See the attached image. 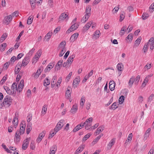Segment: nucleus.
Returning <instances> with one entry per match:
<instances>
[{
    "label": "nucleus",
    "instance_id": "1",
    "mask_svg": "<svg viewBox=\"0 0 154 154\" xmlns=\"http://www.w3.org/2000/svg\"><path fill=\"white\" fill-rule=\"evenodd\" d=\"M13 99L9 95H7L4 98L3 103L6 107H8L12 102Z\"/></svg>",
    "mask_w": 154,
    "mask_h": 154
},
{
    "label": "nucleus",
    "instance_id": "2",
    "mask_svg": "<svg viewBox=\"0 0 154 154\" xmlns=\"http://www.w3.org/2000/svg\"><path fill=\"white\" fill-rule=\"evenodd\" d=\"M22 134L19 130H17L16 131L14 138V141L15 143H17L20 142L21 139L20 135Z\"/></svg>",
    "mask_w": 154,
    "mask_h": 154
},
{
    "label": "nucleus",
    "instance_id": "3",
    "mask_svg": "<svg viewBox=\"0 0 154 154\" xmlns=\"http://www.w3.org/2000/svg\"><path fill=\"white\" fill-rule=\"evenodd\" d=\"M42 54V51L41 49L39 50L35 54L32 60V63L35 64L40 57Z\"/></svg>",
    "mask_w": 154,
    "mask_h": 154
},
{
    "label": "nucleus",
    "instance_id": "4",
    "mask_svg": "<svg viewBox=\"0 0 154 154\" xmlns=\"http://www.w3.org/2000/svg\"><path fill=\"white\" fill-rule=\"evenodd\" d=\"M75 56L74 55H72L71 56L69 57L68 59L66 62L64 63L63 64V67H65L66 66H69V64L70 65L71 64L72 61L73 59L75 57Z\"/></svg>",
    "mask_w": 154,
    "mask_h": 154
},
{
    "label": "nucleus",
    "instance_id": "5",
    "mask_svg": "<svg viewBox=\"0 0 154 154\" xmlns=\"http://www.w3.org/2000/svg\"><path fill=\"white\" fill-rule=\"evenodd\" d=\"M69 18L68 14L65 13V12L61 14L59 18L58 22L61 21H63L65 19L67 20Z\"/></svg>",
    "mask_w": 154,
    "mask_h": 154
},
{
    "label": "nucleus",
    "instance_id": "6",
    "mask_svg": "<svg viewBox=\"0 0 154 154\" xmlns=\"http://www.w3.org/2000/svg\"><path fill=\"white\" fill-rule=\"evenodd\" d=\"M72 24V25L66 31V33H69L71 32L76 30L78 28L79 25L78 24L75 23Z\"/></svg>",
    "mask_w": 154,
    "mask_h": 154
},
{
    "label": "nucleus",
    "instance_id": "7",
    "mask_svg": "<svg viewBox=\"0 0 154 154\" xmlns=\"http://www.w3.org/2000/svg\"><path fill=\"white\" fill-rule=\"evenodd\" d=\"M18 113L16 112L15 115V116L13 119L12 122L13 125L16 128L17 125L18 124Z\"/></svg>",
    "mask_w": 154,
    "mask_h": 154
},
{
    "label": "nucleus",
    "instance_id": "8",
    "mask_svg": "<svg viewBox=\"0 0 154 154\" xmlns=\"http://www.w3.org/2000/svg\"><path fill=\"white\" fill-rule=\"evenodd\" d=\"M26 123L24 121H22L21 122L20 126V130L19 131L21 132L22 134H23L25 130Z\"/></svg>",
    "mask_w": 154,
    "mask_h": 154
},
{
    "label": "nucleus",
    "instance_id": "9",
    "mask_svg": "<svg viewBox=\"0 0 154 154\" xmlns=\"http://www.w3.org/2000/svg\"><path fill=\"white\" fill-rule=\"evenodd\" d=\"M148 44V46L149 45L150 48L151 50H153L154 49V38L153 37L150 38L148 43H146Z\"/></svg>",
    "mask_w": 154,
    "mask_h": 154
},
{
    "label": "nucleus",
    "instance_id": "10",
    "mask_svg": "<svg viewBox=\"0 0 154 154\" xmlns=\"http://www.w3.org/2000/svg\"><path fill=\"white\" fill-rule=\"evenodd\" d=\"M29 144V139L27 138L24 140L23 142L22 147V149L24 150L26 149L27 148Z\"/></svg>",
    "mask_w": 154,
    "mask_h": 154
},
{
    "label": "nucleus",
    "instance_id": "11",
    "mask_svg": "<svg viewBox=\"0 0 154 154\" xmlns=\"http://www.w3.org/2000/svg\"><path fill=\"white\" fill-rule=\"evenodd\" d=\"M24 85V82L23 80H21L19 84L18 87V91L20 92L22 91Z\"/></svg>",
    "mask_w": 154,
    "mask_h": 154
},
{
    "label": "nucleus",
    "instance_id": "12",
    "mask_svg": "<svg viewBox=\"0 0 154 154\" xmlns=\"http://www.w3.org/2000/svg\"><path fill=\"white\" fill-rule=\"evenodd\" d=\"M21 63H18L16 66L15 69V74H17L19 72L21 67Z\"/></svg>",
    "mask_w": 154,
    "mask_h": 154
},
{
    "label": "nucleus",
    "instance_id": "13",
    "mask_svg": "<svg viewBox=\"0 0 154 154\" xmlns=\"http://www.w3.org/2000/svg\"><path fill=\"white\" fill-rule=\"evenodd\" d=\"M109 88L111 91L114 90L115 86V83L114 81L111 80L109 82Z\"/></svg>",
    "mask_w": 154,
    "mask_h": 154
},
{
    "label": "nucleus",
    "instance_id": "14",
    "mask_svg": "<svg viewBox=\"0 0 154 154\" xmlns=\"http://www.w3.org/2000/svg\"><path fill=\"white\" fill-rule=\"evenodd\" d=\"M4 19L5 21H6L5 23L7 25L12 20V15H10L6 16L5 17Z\"/></svg>",
    "mask_w": 154,
    "mask_h": 154
},
{
    "label": "nucleus",
    "instance_id": "15",
    "mask_svg": "<svg viewBox=\"0 0 154 154\" xmlns=\"http://www.w3.org/2000/svg\"><path fill=\"white\" fill-rule=\"evenodd\" d=\"M29 58L26 57L23 60L22 63H21V66H22L24 67L26 66L29 62Z\"/></svg>",
    "mask_w": 154,
    "mask_h": 154
},
{
    "label": "nucleus",
    "instance_id": "16",
    "mask_svg": "<svg viewBox=\"0 0 154 154\" xmlns=\"http://www.w3.org/2000/svg\"><path fill=\"white\" fill-rule=\"evenodd\" d=\"M41 69H43V67L42 66H41L40 68L38 69L36 73L34 75V78H37L39 77L42 72Z\"/></svg>",
    "mask_w": 154,
    "mask_h": 154
},
{
    "label": "nucleus",
    "instance_id": "17",
    "mask_svg": "<svg viewBox=\"0 0 154 154\" xmlns=\"http://www.w3.org/2000/svg\"><path fill=\"white\" fill-rule=\"evenodd\" d=\"M45 134V133L44 131H42V133H40L37 139V142L38 143H39L44 137Z\"/></svg>",
    "mask_w": 154,
    "mask_h": 154
},
{
    "label": "nucleus",
    "instance_id": "18",
    "mask_svg": "<svg viewBox=\"0 0 154 154\" xmlns=\"http://www.w3.org/2000/svg\"><path fill=\"white\" fill-rule=\"evenodd\" d=\"M51 63H50L45 69L44 71L45 72H47L49 71L54 66V64Z\"/></svg>",
    "mask_w": 154,
    "mask_h": 154
},
{
    "label": "nucleus",
    "instance_id": "19",
    "mask_svg": "<svg viewBox=\"0 0 154 154\" xmlns=\"http://www.w3.org/2000/svg\"><path fill=\"white\" fill-rule=\"evenodd\" d=\"M100 32L99 31H96L93 35L92 37L93 39L95 40L97 39L100 36Z\"/></svg>",
    "mask_w": 154,
    "mask_h": 154
},
{
    "label": "nucleus",
    "instance_id": "20",
    "mask_svg": "<svg viewBox=\"0 0 154 154\" xmlns=\"http://www.w3.org/2000/svg\"><path fill=\"white\" fill-rule=\"evenodd\" d=\"M78 109V105L77 104H75L72 106L71 110V112L73 114H75Z\"/></svg>",
    "mask_w": 154,
    "mask_h": 154
},
{
    "label": "nucleus",
    "instance_id": "21",
    "mask_svg": "<svg viewBox=\"0 0 154 154\" xmlns=\"http://www.w3.org/2000/svg\"><path fill=\"white\" fill-rule=\"evenodd\" d=\"M78 35L79 34L78 33H75L72 35L70 39L71 42H74L77 38Z\"/></svg>",
    "mask_w": 154,
    "mask_h": 154
},
{
    "label": "nucleus",
    "instance_id": "22",
    "mask_svg": "<svg viewBox=\"0 0 154 154\" xmlns=\"http://www.w3.org/2000/svg\"><path fill=\"white\" fill-rule=\"evenodd\" d=\"M84 147L85 146L84 145L80 146L75 151V154H78L82 152L84 149Z\"/></svg>",
    "mask_w": 154,
    "mask_h": 154
},
{
    "label": "nucleus",
    "instance_id": "23",
    "mask_svg": "<svg viewBox=\"0 0 154 154\" xmlns=\"http://www.w3.org/2000/svg\"><path fill=\"white\" fill-rule=\"evenodd\" d=\"M80 81V79L77 78H75V79L74 80L72 85L74 87V88L77 87Z\"/></svg>",
    "mask_w": 154,
    "mask_h": 154
},
{
    "label": "nucleus",
    "instance_id": "24",
    "mask_svg": "<svg viewBox=\"0 0 154 154\" xmlns=\"http://www.w3.org/2000/svg\"><path fill=\"white\" fill-rule=\"evenodd\" d=\"M116 141L115 138H113L108 144V148L110 149L112 146L114 144Z\"/></svg>",
    "mask_w": 154,
    "mask_h": 154
},
{
    "label": "nucleus",
    "instance_id": "25",
    "mask_svg": "<svg viewBox=\"0 0 154 154\" xmlns=\"http://www.w3.org/2000/svg\"><path fill=\"white\" fill-rule=\"evenodd\" d=\"M7 46V44L5 43H3L0 45V51L2 52L5 51Z\"/></svg>",
    "mask_w": 154,
    "mask_h": 154
},
{
    "label": "nucleus",
    "instance_id": "26",
    "mask_svg": "<svg viewBox=\"0 0 154 154\" xmlns=\"http://www.w3.org/2000/svg\"><path fill=\"white\" fill-rule=\"evenodd\" d=\"M132 136L133 135L132 133H131L130 134H129L127 140H126L125 141V144H128V143H130V141L132 140Z\"/></svg>",
    "mask_w": 154,
    "mask_h": 154
},
{
    "label": "nucleus",
    "instance_id": "27",
    "mask_svg": "<svg viewBox=\"0 0 154 154\" xmlns=\"http://www.w3.org/2000/svg\"><path fill=\"white\" fill-rule=\"evenodd\" d=\"M52 32H49L47 33L45 37V39H46V41H48L51 38V36L52 35Z\"/></svg>",
    "mask_w": 154,
    "mask_h": 154
},
{
    "label": "nucleus",
    "instance_id": "28",
    "mask_svg": "<svg viewBox=\"0 0 154 154\" xmlns=\"http://www.w3.org/2000/svg\"><path fill=\"white\" fill-rule=\"evenodd\" d=\"M91 7L89 6H87L85 10V12L86 13L85 14L90 16L91 15Z\"/></svg>",
    "mask_w": 154,
    "mask_h": 154
},
{
    "label": "nucleus",
    "instance_id": "29",
    "mask_svg": "<svg viewBox=\"0 0 154 154\" xmlns=\"http://www.w3.org/2000/svg\"><path fill=\"white\" fill-rule=\"evenodd\" d=\"M11 88L13 90V92H16V91H18V87L17 88V84L16 83H13L11 86Z\"/></svg>",
    "mask_w": 154,
    "mask_h": 154
},
{
    "label": "nucleus",
    "instance_id": "30",
    "mask_svg": "<svg viewBox=\"0 0 154 154\" xmlns=\"http://www.w3.org/2000/svg\"><path fill=\"white\" fill-rule=\"evenodd\" d=\"M133 37V34L130 33L126 37V40H127L128 42H131L132 40Z\"/></svg>",
    "mask_w": 154,
    "mask_h": 154
},
{
    "label": "nucleus",
    "instance_id": "31",
    "mask_svg": "<svg viewBox=\"0 0 154 154\" xmlns=\"http://www.w3.org/2000/svg\"><path fill=\"white\" fill-rule=\"evenodd\" d=\"M8 35L6 33H4L0 38V42L2 43L5 40L7 36Z\"/></svg>",
    "mask_w": 154,
    "mask_h": 154
},
{
    "label": "nucleus",
    "instance_id": "32",
    "mask_svg": "<svg viewBox=\"0 0 154 154\" xmlns=\"http://www.w3.org/2000/svg\"><path fill=\"white\" fill-rule=\"evenodd\" d=\"M50 83V81L48 78L46 79L44 81V85L45 86H46L49 85Z\"/></svg>",
    "mask_w": 154,
    "mask_h": 154
},
{
    "label": "nucleus",
    "instance_id": "33",
    "mask_svg": "<svg viewBox=\"0 0 154 154\" xmlns=\"http://www.w3.org/2000/svg\"><path fill=\"white\" fill-rule=\"evenodd\" d=\"M127 27L126 26H124L122 28L119 32V35L121 36L123 35L125 33Z\"/></svg>",
    "mask_w": 154,
    "mask_h": 154
},
{
    "label": "nucleus",
    "instance_id": "34",
    "mask_svg": "<svg viewBox=\"0 0 154 154\" xmlns=\"http://www.w3.org/2000/svg\"><path fill=\"white\" fill-rule=\"evenodd\" d=\"M134 82V78L133 76H132L130 79L129 81L128 82V85L131 87L132 86Z\"/></svg>",
    "mask_w": 154,
    "mask_h": 154
},
{
    "label": "nucleus",
    "instance_id": "35",
    "mask_svg": "<svg viewBox=\"0 0 154 154\" xmlns=\"http://www.w3.org/2000/svg\"><path fill=\"white\" fill-rule=\"evenodd\" d=\"M90 16L85 14L82 18L81 22H82V23H85L88 20Z\"/></svg>",
    "mask_w": 154,
    "mask_h": 154
},
{
    "label": "nucleus",
    "instance_id": "36",
    "mask_svg": "<svg viewBox=\"0 0 154 154\" xmlns=\"http://www.w3.org/2000/svg\"><path fill=\"white\" fill-rule=\"evenodd\" d=\"M117 103L116 102L114 103L111 106L109 107V109H112L113 110H115L116 109L117 107L118 106H117Z\"/></svg>",
    "mask_w": 154,
    "mask_h": 154
},
{
    "label": "nucleus",
    "instance_id": "37",
    "mask_svg": "<svg viewBox=\"0 0 154 154\" xmlns=\"http://www.w3.org/2000/svg\"><path fill=\"white\" fill-rule=\"evenodd\" d=\"M29 2L31 4V7L32 9H34L35 7V0H29Z\"/></svg>",
    "mask_w": 154,
    "mask_h": 154
},
{
    "label": "nucleus",
    "instance_id": "38",
    "mask_svg": "<svg viewBox=\"0 0 154 154\" xmlns=\"http://www.w3.org/2000/svg\"><path fill=\"white\" fill-rule=\"evenodd\" d=\"M71 91L70 89H68L67 91H66L65 94L66 97L68 99H69L71 96Z\"/></svg>",
    "mask_w": 154,
    "mask_h": 154
},
{
    "label": "nucleus",
    "instance_id": "39",
    "mask_svg": "<svg viewBox=\"0 0 154 154\" xmlns=\"http://www.w3.org/2000/svg\"><path fill=\"white\" fill-rule=\"evenodd\" d=\"M142 38L141 37H139L136 40L135 43V46H137L139 45L140 43Z\"/></svg>",
    "mask_w": 154,
    "mask_h": 154
},
{
    "label": "nucleus",
    "instance_id": "40",
    "mask_svg": "<svg viewBox=\"0 0 154 154\" xmlns=\"http://www.w3.org/2000/svg\"><path fill=\"white\" fill-rule=\"evenodd\" d=\"M47 106L46 105H44L43 106L41 112L42 115H44L45 114L47 110Z\"/></svg>",
    "mask_w": 154,
    "mask_h": 154
},
{
    "label": "nucleus",
    "instance_id": "41",
    "mask_svg": "<svg viewBox=\"0 0 154 154\" xmlns=\"http://www.w3.org/2000/svg\"><path fill=\"white\" fill-rule=\"evenodd\" d=\"M123 66L122 63H119L117 64V68L119 71H122V70Z\"/></svg>",
    "mask_w": 154,
    "mask_h": 154
},
{
    "label": "nucleus",
    "instance_id": "42",
    "mask_svg": "<svg viewBox=\"0 0 154 154\" xmlns=\"http://www.w3.org/2000/svg\"><path fill=\"white\" fill-rule=\"evenodd\" d=\"M65 122H64V120H61L59 122H58L57 125H58V126L60 127L61 128H62Z\"/></svg>",
    "mask_w": 154,
    "mask_h": 154
},
{
    "label": "nucleus",
    "instance_id": "43",
    "mask_svg": "<svg viewBox=\"0 0 154 154\" xmlns=\"http://www.w3.org/2000/svg\"><path fill=\"white\" fill-rule=\"evenodd\" d=\"M66 43L65 41H63L60 42V43L59 47L61 48H65V45H66Z\"/></svg>",
    "mask_w": 154,
    "mask_h": 154
},
{
    "label": "nucleus",
    "instance_id": "44",
    "mask_svg": "<svg viewBox=\"0 0 154 154\" xmlns=\"http://www.w3.org/2000/svg\"><path fill=\"white\" fill-rule=\"evenodd\" d=\"M149 17V15L146 13H143L142 18L143 20H145Z\"/></svg>",
    "mask_w": 154,
    "mask_h": 154
},
{
    "label": "nucleus",
    "instance_id": "45",
    "mask_svg": "<svg viewBox=\"0 0 154 154\" xmlns=\"http://www.w3.org/2000/svg\"><path fill=\"white\" fill-rule=\"evenodd\" d=\"M93 121V118L91 117L86 120L85 122L84 123V124H89L90 123L92 122Z\"/></svg>",
    "mask_w": 154,
    "mask_h": 154
},
{
    "label": "nucleus",
    "instance_id": "46",
    "mask_svg": "<svg viewBox=\"0 0 154 154\" xmlns=\"http://www.w3.org/2000/svg\"><path fill=\"white\" fill-rule=\"evenodd\" d=\"M91 135V133H88L83 138L82 140V141H86L90 137Z\"/></svg>",
    "mask_w": 154,
    "mask_h": 154
},
{
    "label": "nucleus",
    "instance_id": "47",
    "mask_svg": "<svg viewBox=\"0 0 154 154\" xmlns=\"http://www.w3.org/2000/svg\"><path fill=\"white\" fill-rule=\"evenodd\" d=\"M4 88L8 94H12L11 91L8 87L7 86H5L4 87Z\"/></svg>",
    "mask_w": 154,
    "mask_h": 154
},
{
    "label": "nucleus",
    "instance_id": "48",
    "mask_svg": "<svg viewBox=\"0 0 154 154\" xmlns=\"http://www.w3.org/2000/svg\"><path fill=\"white\" fill-rule=\"evenodd\" d=\"M2 146L7 152L10 153H12L11 152L8 148H7L6 146L4 144H2Z\"/></svg>",
    "mask_w": 154,
    "mask_h": 154
},
{
    "label": "nucleus",
    "instance_id": "49",
    "mask_svg": "<svg viewBox=\"0 0 154 154\" xmlns=\"http://www.w3.org/2000/svg\"><path fill=\"white\" fill-rule=\"evenodd\" d=\"M149 80V79L147 78L146 77L143 82L142 84V86L143 87H145L146 85V83L148 82Z\"/></svg>",
    "mask_w": 154,
    "mask_h": 154
},
{
    "label": "nucleus",
    "instance_id": "50",
    "mask_svg": "<svg viewBox=\"0 0 154 154\" xmlns=\"http://www.w3.org/2000/svg\"><path fill=\"white\" fill-rule=\"evenodd\" d=\"M140 75H137L135 78V79H134V84L136 85H137L138 84V82L140 80Z\"/></svg>",
    "mask_w": 154,
    "mask_h": 154
},
{
    "label": "nucleus",
    "instance_id": "51",
    "mask_svg": "<svg viewBox=\"0 0 154 154\" xmlns=\"http://www.w3.org/2000/svg\"><path fill=\"white\" fill-rule=\"evenodd\" d=\"M148 44L146 43L143 47V52L144 53L147 52L148 49Z\"/></svg>",
    "mask_w": 154,
    "mask_h": 154
},
{
    "label": "nucleus",
    "instance_id": "52",
    "mask_svg": "<svg viewBox=\"0 0 154 154\" xmlns=\"http://www.w3.org/2000/svg\"><path fill=\"white\" fill-rule=\"evenodd\" d=\"M154 97V94H151L148 99L147 101L148 102H151L153 100Z\"/></svg>",
    "mask_w": 154,
    "mask_h": 154
},
{
    "label": "nucleus",
    "instance_id": "53",
    "mask_svg": "<svg viewBox=\"0 0 154 154\" xmlns=\"http://www.w3.org/2000/svg\"><path fill=\"white\" fill-rule=\"evenodd\" d=\"M81 126L77 125L74 128V129L72 131L74 132H75L78 131V130H80V129H81Z\"/></svg>",
    "mask_w": 154,
    "mask_h": 154
},
{
    "label": "nucleus",
    "instance_id": "54",
    "mask_svg": "<svg viewBox=\"0 0 154 154\" xmlns=\"http://www.w3.org/2000/svg\"><path fill=\"white\" fill-rule=\"evenodd\" d=\"M124 100V97L123 95L121 96L119 98V104H122Z\"/></svg>",
    "mask_w": 154,
    "mask_h": 154
},
{
    "label": "nucleus",
    "instance_id": "55",
    "mask_svg": "<svg viewBox=\"0 0 154 154\" xmlns=\"http://www.w3.org/2000/svg\"><path fill=\"white\" fill-rule=\"evenodd\" d=\"M48 4L50 7L52 8L54 6L53 0H48Z\"/></svg>",
    "mask_w": 154,
    "mask_h": 154
},
{
    "label": "nucleus",
    "instance_id": "56",
    "mask_svg": "<svg viewBox=\"0 0 154 154\" xmlns=\"http://www.w3.org/2000/svg\"><path fill=\"white\" fill-rule=\"evenodd\" d=\"M22 71H21L17 75L16 79V81L17 82L19 81V80L21 79L22 75Z\"/></svg>",
    "mask_w": 154,
    "mask_h": 154
},
{
    "label": "nucleus",
    "instance_id": "57",
    "mask_svg": "<svg viewBox=\"0 0 154 154\" xmlns=\"http://www.w3.org/2000/svg\"><path fill=\"white\" fill-rule=\"evenodd\" d=\"M35 148V142L32 141L30 144V148L32 149H34Z\"/></svg>",
    "mask_w": 154,
    "mask_h": 154
},
{
    "label": "nucleus",
    "instance_id": "58",
    "mask_svg": "<svg viewBox=\"0 0 154 154\" xmlns=\"http://www.w3.org/2000/svg\"><path fill=\"white\" fill-rule=\"evenodd\" d=\"M66 48H62V50L59 54V57H61L63 56L65 52L66 51Z\"/></svg>",
    "mask_w": 154,
    "mask_h": 154
},
{
    "label": "nucleus",
    "instance_id": "59",
    "mask_svg": "<svg viewBox=\"0 0 154 154\" xmlns=\"http://www.w3.org/2000/svg\"><path fill=\"white\" fill-rule=\"evenodd\" d=\"M103 135V134H101V135L98 136L93 141V142L95 143H97L101 137Z\"/></svg>",
    "mask_w": 154,
    "mask_h": 154
},
{
    "label": "nucleus",
    "instance_id": "60",
    "mask_svg": "<svg viewBox=\"0 0 154 154\" xmlns=\"http://www.w3.org/2000/svg\"><path fill=\"white\" fill-rule=\"evenodd\" d=\"M9 64H10V62H7L6 63H5L4 64V65L3 66V68L4 69H7L8 68L9 65Z\"/></svg>",
    "mask_w": 154,
    "mask_h": 154
},
{
    "label": "nucleus",
    "instance_id": "61",
    "mask_svg": "<svg viewBox=\"0 0 154 154\" xmlns=\"http://www.w3.org/2000/svg\"><path fill=\"white\" fill-rule=\"evenodd\" d=\"M154 11V3L151 5L149 8V11L152 12Z\"/></svg>",
    "mask_w": 154,
    "mask_h": 154
},
{
    "label": "nucleus",
    "instance_id": "62",
    "mask_svg": "<svg viewBox=\"0 0 154 154\" xmlns=\"http://www.w3.org/2000/svg\"><path fill=\"white\" fill-rule=\"evenodd\" d=\"M72 74V72H70L68 75L66 76V80L67 82H68L69 81V80L71 78Z\"/></svg>",
    "mask_w": 154,
    "mask_h": 154
},
{
    "label": "nucleus",
    "instance_id": "63",
    "mask_svg": "<svg viewBox=\"0 0 154 154\" xmlns=\"http://www.w3.org/2000/svg\"><path fill=\"white\" fill-rule=\"evenodd\" d=\"M7 77L5 76H4L0 81V83L2 84H3L4 82H5V81L7 80Z\"/></svg>",
    "mask_w": 154,
    "mask_h": 154
},
{
    "label": "nucleus",
    "instance_id": "64",
    "mask_svg": "<svg viewBox=\"0 0 154 154\" xmlns=\"http://www.w3.org/2000/svg\"><path fill=\"white\" fill-rule=\"evenodd\" d=\"M18 14L19 12H18V11H16L13 12V13H12L11 15H12V17H17L18 16Z\"/></svg>",
    "mask_w": 154,
    "mask_h": 154
}]
</instances>
